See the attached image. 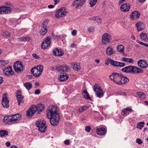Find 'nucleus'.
Segmentation results:
<instances>
[{
    "label": "nucleus",
    "instance_id": "1",
    "mask_svg": "<svg viewBox=\"0 0 148 148\" xmlns=\"http://www.w3.org/2000/svg\"><path fill=\"white\" fill-rule=\"evenodd\" d=\"M57 108L56 106H49L46 111L47 117L50 119L51 124L53 126L57 125L60 120L56 111Z\"/></svg>",
    "mask_w": 148,
    "mask_h": 148
},
{
    "label": "nucleus",
    "instance_id": "2",
    "mask_svg": "<svg viewBox=\"0 0 148 148\" xmlns=\"http://www.w3.org/2000/svg\"><path fill=\"white\" fill-rule=\"evenodd\" d=\"M121 71L127 73L132 74L140 73L143 72V70L134 65L126 66L123 68L121 69Z\"/></svg>",
    "mask_w": 148,
    "mask_h": 148
},
{
    "label": "nucleus",
    "instance_id": "3",
    "mask_svg": "<svg viewBox=\"0 0 148 148\" xmlns=\"http://www.w3.org/2000/svg\"><path fill=\"white\" fill-rule=\"evenodd\" d=\"M43 70V66L41 65H38L31 69V71L33 76L36 77H39Z\"/></svg>",
    "mask_w": 148,
    "mask_h": 148
},
{
    "label": "nucleus",
    "instance_id": "4",
    "mask_svg": "<svg viewBox=\"0 0 148 148\" xmlns=\"http://www.w3.org/2000/svg\"><path fill=\"white\" fill-rule=\"evenodd\" d=\"M45 123V121L43 119H39L36 121L37 126L38 128L39 131L41 132H44L46 130L47 126Z\"/></svg>",
    "mask_w": 148,
    "mask_h": 148
},
{
    "label": "nucleus",
    "instance_id": "5",
    "mask_svg": "<svg viewBox=\"0 0 148 148\" xmlns=\"http://www.w3.org/2000/svg\"><path fill=\"white\" fill-rule=\"evenodd\" d=\"M121 76V74L113 72L110 75L109 77L111 80H113L115 83L120 84V79Z\"/></svg>",
    "mask_w": 148,
    "mask_h": 148
},
{
    "label": "nucleus",
    "instance_id": "6",
    "mask_svg": "<svg viewBox=\"0 0 148 148\" xmlns=\"http://www.w3.org/2000/svg\"><path fill=\"white\" fill-rule=\"evenodd\" d=\"M13 66L14 71L16 72L19 73L23 70L21 62L20 61L15 62L14 63Z\"/></svg>",
    "mask_w": 148,
    "mask_h": 148
},
{
    "label": "nucleus",
    "instance_id": "7",
    "mask_svg": "<svg viewBox=\"0 0 148 148\" xmlns=\"http://www.w3.org/2000/svg\"><path fill=\"white\" fill-rule=\"evenodd\" d=\"M111 37L107 33H105L103 34L102 37V44L103 45L109 43L110 41Z\"/></svg>",
    "mask_w": 148,
    "mask_h": 148
},
{
    "label": "nucleus",
    "instance_id": "8",
    "mask_svg": "<svg viewBox=\"0 0 148 148\" xmlns=\"http://www.w3.org/2000/svg\"><path fill=\"white\" fill-rule=\"evenodd\" d=\"M51 37L50 36H49L45 39V40L42 43L41 48L42 49H45L50 45L51 43Z\"/></svg>",
    "mask_w": 148,
    "mask_h": 148
},
{
    "label": "nucleus",
    "instance_id": "9",
    "mask_svg": "<svg viewBox=\"0 0 148 148\" xmlns=\"http://www.w3.org/2000/svg\"><path fill=\"white\" fill-rule=\"evenodd\" d=\"M9 101L8 99L6 94H4L2 96V104L4 108H8L9 106Z\"/></svg>",
    "mask_w": 148,
    "mask_h": 148
},
{
    "label": "nucleus",
    "instance_id": "10",
    "mask_svg": "<svg viewBox=\"0 0 148 148\" xmlns=\"http://www.w3.org/2000/svg\"><path fill=\"white\" fill-rule=\"evenodd\" d=\"M137 64L139 67L143 69H145L148 66L147 61L144 60H139Z\"/></svg>",
    "mask_w": 148,
    "mask_h": 148
},
{
    "label": "nucleus",
    "instance_id": "11",
    "mask_svg": "<svg viewBox=\"0 0 148 148\" xmlns=\"http://www.w3.org/2000/svg\"><path fill=\"white\" fill-rule=\"evenodd\" d=\"M11 8L6 6L0 7V14L8 13L12 11Z\"/></svg>",
    "mask_w": 148,
    "mask_h": 148
},
{
    "label": "nucleus",
    "instance_id": "12",
    "mask_svg": "<svg viewBox=\"0 0 148 148\" xmlns=\"http://www.w3.org/2000/svg\"><path fill=\"white\" fill-rule=\"evenodd\" d=\"M36 111V108L32 106L27 111L26 115L29 117H32Z\"/></svg>",
    "mask_w": 148,
    "mask_h": 148
},
{
    "label": "nucleus",
    "instance_id": "13",
    "mask_svg": "<svg viewBox=\"0 0 148 148\" xmlns=\"http://www.w3.org/2000/svg\"><path fill=\"white\" fill-rule=\"evenodd\" d=\"M140 12L138 11H135L132 12L130 15L131 19L134 20L135 18H138L140 16Z\"/></svg>",
    "mask_w": 148,
    "mask_h": 148
},
{
    "label": "nucleus",
    "instance_id": "14",
    "mask_svg": "<svg viewBox=\"0 0 148 148\" xmlns=\"http://www.w3.org/2000/svg\"><path fill=\"white\" fill-rule=\"evenodd\" d=\"M64 53V52L61 49L56 48L53 49V54L55 56H62Z\"/></svg>",
    "mask_w": 148,
    "mask_h": 148
},
{
    "label": "nucleus",
    "instance_id": "15",
    "mask_svg": "<svg viewBox=\"0 0 148 148\" xmlns=\"http://www.w3.org/2000/svg\"><path fill=\"white\" fill-rule=\"evenodd\" d=\"M130 8L129 4L124 3L121 6L120 8L122 11L127 12L129 11Z\"/></svg>",
    "mask_w": 148,
    "mask_h": 148
},
{
    "label": "nucleus",
    "instance_id": "16",
    "mask_svg": "<svg viewBox=\"0 0 148 148\" xmlns=\"http://www.w3.org/2000/svg\"><path fill=\"white\" fill-rule=\"evenodd\" d=\"M12 123H15L18 121L21 118V116L19 114H16L11 116Z\"/></svg>",
    "mask_w": 148,
    "mask_h": 148
},
{
    "label": "nucleus",
    "instance_id": "17",
    "mask_svg": "<svg viewBox=\"0 0 148 148\" xmlns=\"http://www.w3.org/2000/svg\"><path fill=\"white\" fill-rule=\"evenodd\" d=\"M86 1V0H75L73 2V5L76 7L80 6L84 4Z\"/></svg>",
    "mask_w": 148,
    "mask_h": 148
},
{
    "label": "nucleus",
    "instance_id": "18",
    "mask_svg": "<svg viewBox=\"0 0 148 148\" xmlns=\"http://www.w3.org/2000/svg\"><path fill=\"white\" fill-rule=\"evenodd\" d=\"M113 48L111 46L108 47L106 49V54L108 56H111L115 53Z\"/></svg>",
    "mask_w": 148,
    "mask_h": 148
},
{
    "label": "nucleus",
    "instance_id": "19",
    "mask_svg": "<svg viewBox=\"0 0 148 148\" xmlns=\"http://www.w3.org/2000/svg\"><path fill=\"white\" fill-rule=\"evenodd\" d=\"M4 72L5 74L7 75H13L14 73L11 66H8L6 69L4 71Z\"/></svg>",
    "mask_w": 148,
    "mask_h": 148
},
{
    "label": "nucleus",
    "instance_id": "20",
    "mask_svg": "<svg viewBox=\"0 0 148 148\" xmlns=\"http://www.w3.org/2000/svg\"><path fill=\"white\" fill-rule=\"evenodd\" d=\"M96 132L97 134L100 136L105 135L106 132L105 129L104 127L97 128Z\"/></svg>",
    "mask_w": 148,
    "mask_h": 148
},
{
    "label": "nucleus",
    "instance_id": "21",
    "mask_svg": "<svg viewBox=\"0 0 148 148\" xmlns=\"http://www.w3.org/2000/svg\"><path fill=\"white\" fill-rule=\"evenodd\" d=\"M56 69L60 72H66L68 70V67L66 66H61L59 67H55Z\"/></svg>",
    "mask_w": 148,
    "mask_h": 148
},
{
    "label": "nucleus",
    "instance_id": "22",
    "mask_svg": "<svg viewBox=\"0 0 148 148\" xmlns=\"http://www.w3.org/2000/svg\"><path fill=\"white\" fill-rule=\"evenodd\" d=\"M16 99L17 100L18 104L19 106L21 105L23 103L22 101L23 97L21 94H16Z\"/></svg>",
    "mask_w": 148,
    "mask_h": 148
},
{
    "label": "nucleus",
    "instance_id": "23",
    "mask_svg": "<svg viewBox=\"0 0 148 148\" xmlns=\"http://www.w3.org/2000/svg\"><path fill=\"white\" fill-rule=\"evenodd\" d=\"M136 25L138 32L143 29L144 28V25L142 22H138L136 24Z\"/></svg>",
    "mask_w": 148,
    "mask_h": 148
},
{
    "label": "nucleus",
    "instance_id": "24",
    "mask_svg": "<svg viewBox=\"0 0 148 148\" xmlns=\"http://www.w3.org/2000/svg\"><path fill=\"white\" fill-rule=\"evenodd\" d=\"M69 77L65 73H62L60 77V81L63 82L67 79Z\"/></svg>",
    "mask_w": 148,
    "mask_h": 148
},
{
    "label": "nucleus",
    "instance_id": "25",
    "mask_svg": "<svg viewBox=\"0 0 148 148\" xmlns=\"http://www.w3.org/2000/svg\"><path fill=\"white\" fill-rule=\"evenodd\" d=\"M120 84H123L129 82L128 79L125 76H124L122 74V76L120 79Z\"/></svg>",
    "mask_w": 148,
    "mask_h": 148
},
{
    "label": "nucleus",
    "instance_id": "26",
    "mask_svg": "<svg viewBox=\"0 0 148 148\" xmlns=\"http://www.w3.org/2000/svg\"><path fill=\"white\" fill-rule=\"evenodd\" d=\"M33 106L36 108V111H38V112H42L44 107V105L42 103H39L36 106L33 105Z\"/></svg>",
    "mask_w": 148,
    "mask_h": 148
},
{
    "label": "nucleus",
    "instance_id": "27",
    "mask_svg": "<svg viewBox=\"0 0 148 148\" xmlns=\"http://www.w3.org/2000/svg\"><path fill=\"white\" fill-rule=\"evenodd\" d=\"M140 37L142 40L146 41L148 40L147 34L146 33H141L140 34Z\"/></svg>",
    "mask_w": 148,
    "mask_h": 148
},
{
    "label": "nucleus",
    "instance_id": "28",
    "mask_svg": "<svg viewBox=\"0 0 148 148\" xmlns=\"http://www.w3.org/2000/svg\"><path fill=\"white\" fill-rule=\"evenodd\" d=\"M12 117L11 116H5L4 117L3 121L6 123L10 124L12 123Z\"/></svg>",
    "mask_w": 148,
    "mask_h": 148
},
{
    "label": "nucleus",
    "instance_id": "29",
    "mask_svg": "<svg viewBox=\"0 0 148 148\" xmlns=\"http://www.w3.org/2000/svg\"><path fill=\"white\" fill-rule=\"evenodd\" d=\"M116 50L118 52L124 53V46L121 45H117L116 47Z\"/></svg>",
    "mask_w": 148,
    "mask_h": 148
},
{
    "label": "nucleus",
    "instance_id": "30",
    "mask_svg": "<svg viewBox=\"0 0 148 148\" xmlns=\"http://www.w3.org/2000/svg\"><path fill=\"white\" fill-rule=\"evenodd\" d=\"M121 61L130 63H133V60L132 58L124 57L121 59Z\"/></svg>",
    "mask_w": 148,
    "mask_h": 148
},
{
    "label": "nucleus",
    "instance_id": "31",
    "mask_svg": "<svg viewBox=\"0 0 148 148\" xmlns=\"http://www.w3.org/2000/svg\"><path fill=\"white\" fill-rule=\"evenodd\" d=\"M82 93H83L84 94H83L84 97V98L86 99H91L89 95L87 92L86 90H84L82 92Z\"/></svg>",
    "mask_w": 148,
    "mask_h": 148
},
{
    "label": "nucleus",
    "instance_id": "32",
    "mask_svg": "<svg viewBox=\"0 0 148 148\" xmlns=\"http://www.w3.org/2000/svg\"><path fill=\"white\" fill-rule=\"evenodd\" d=\"M96 93V95L97 97L101 98V96L103 95V92L102 89H100L99 90L95 92Z\"/></svg>",
    "mask_w": 148,
    "mask_h": 148
},
{
    "label": "nucleus",
    "instance_id": "33",
    "mask_svg": "<svg viewBox=\"0 0 148 148\" xmlns=\"http://www.w3.org/2000/svg\"><path fill=\"white\" fill-rule=\"evenodd\" d=\"M49 21L48 20H47L44 21L42 24L41 28L44 29H47V27L48 25V23Z\"/></svg>",
    "mask_w": 148,
    "mask_h": 148
},
{
    "label": "nucleus",
    "instance_id": "34",
    "mask_svg": "<svg viewBox=\"0 0 148 148\" xmlns=\"http://www.w3.org/2000/svg\"><path fill=\"white\" fill-rule=\"evenodd\" d=\"M8 134V132L3 130H0V136L1 137L6 136Z\"/></svg>",
    "mask_w": 148,
    "mask_h": 148
},
{
    "label": "nucleus",
    "instance_id": "35",
    "mask_svg": "<svg viewBox=\"0 0 148 148\" xmlns=\"http://www.w3.org/2000/svg\"><path fill=\"white\" fill-rule=\"evenodd\" d=\"M24 86L28 90L30 89L32 87V84L29 82H25Z\"/></svg>",
    "mask_w": 148,
    "mask_h": 148
},
{
    "label": "nucleus",
    "instance_id": "36",
    "mask_svg": "<svg viewBox=\"0 0 148 148\" xmlns=\"http://www.w3.org/2000/svg\"><path fill=\"white\" fill-rule=\"evenodd\" d=\"M88 108V107L84 106L78 109V112L79 113H82L85 111Z\"/></svg>",
    "mask_w": 148,
    "mask_h": 148
},
{
    "label": "nucleus",
    "instance_id": "37",
    "mask_svg": "<svg viewBox=\"0 0 148 148\" xmlns=\"http://www.w3.org/2000/svg\"><path fill=\"white\" fill-rule=\"evenodd\" d=\"M60 10H57L55 14V16L57 18H60L61 17H63L64 16V15L63 14H62V13L61 12H60Z\"/></svg>",
    "mask_w": 148,
    "mask_h": 148
},
{
    "label": "nucleus",
    "instance_id": "38",
    "mask_svg": "<svg viewBox=\"0 0 148 148\" xmlns=\"http://www.w3.org/2000/svg\"><path fill=\"white\" fill-rule=\"evenodd\" d=\"M111 62V64L114 66L116 67H119V62H118L117 61H114L112 59H110Z\"/></svg>",
    "mask_w": 148,
    "mask_h": 148
},
{
    "label": "nucleus",
    "instance_id": "39",
    "mask_svg": "<svg viewBox=\"0 0 148 148\" xmlns=\"http://www.w3.org/2000/svg\"><path fill=\"white\" fill-rule=\"evenodd\" d=\"M20 41H21L22 42H26L29 41L30 39V38L29 37L26 36V37H20L19 38Z\"/></svg>",
    "mask_w": 148,
    "mask_h": 148
},
{
    "label": "nucleus",
    "instance_id": "40",
    "mask_svg": "<svg viewBox=\"0 0 148 148\" xmlns=\"http://www.w3.org/2000/svg\"><path fill=\"white\" fill-rule=\"evenodd\" d=\"M93 89L95 92L99 90L100 89H101V88L99 84L96 83L94 85Z\"/></svg>",
    "mask_w": 148,
    "mask_h": 148
},
{
    "label": "nucleus",
    "instance_id": "41",
    "mask_svg": "<svg viewBox=\"0 0 148 148\" xmlns=\"http://www.w3.org/2000/svg\"><path fill=\"white\" fill-rule=\"evenodd\" d=\"M144 124L145 123L144 122H141L138 123L137 125V128L140 130L141 129L144 127Z\"/></svg>",
    "mask_w": 148,
    "mask_h": 148
},
{
    "label": "nucleus",
    "instance_id": "42",
    "mask_svg": "<svg viewBox=\"0 0 148 148\" xmlns=\"http://www.w3.org/2000/svg\"><path fill=\"white\" fill-rule=\"evenodd\" d=\"M73 64V68L76 71H78L80 69V67L79 65L78 64H74V63L72 64V66Z\"/></svg>",
    "mask_w": 148,
    "mask_h": 148
},
{
    "label": "nucleus",
    "instance_id": "43",
    "mask_svg": "<svg viewBox=\"0 0 148 148\" xmlns=\"http://www.w3.org/2000/svg\"><path fill=\"white\" fill-rule=\"evenodd\" d=\"M58 10H60V12H61L62 13V14H63L65 16L67 14V12L66 10V8H61L59 9Z\"/></svg>",
    "mask_w": 148,
    "mask_h": 148
},
{
    "label": "nucleus",
    "instance_id": "44",
    "mask_svg": "<svg viewBox=\"0 0 148 148\" xmlns=\"http://www.w3.org/2000/svg\"><path fill=\"white\" fill-rule=\"evenodd\" d=\"M47 31V29H44L41 28L40 31V33L41 35H44L45 34Z\"/></svg>",
    "mask_w": 148,
    "mask_h": 148
},
{
    "label": "nucleus",
    "instance_id": "45",
    "mask_svg": "<svg viewBox=\"0 0 148 148\" xmlns=\"http://www.w3.org/2000/svg\"><path fill=\"white\" fill-rule=\"evenodd\" d=\"M102 21V19L100 18L99 17L97 16H95V21L94 22L95 23H101Z\"/></svg>",
    "mask_w": 148,
    "mask_h": 148
},
{
    "label": "nucleus",
    "instance_id": "46",
    "mask_svg": "<svg viewBox=\"0 0 148 148\" xmlns=\"http://www.w3.org/2000/svg\"><path fill=\"white\" fill-rule=\"evenodd\" d=\"M97 0H90L89 2L90 6L91 7H93L96 4Z\"/></svg>",
    "mask_w": 148,
    "mask_h": 148
},
{
    "label": "nucleus",
    "instance_id": "47",
    "mask_svg": "<svg viewBox=\"0 0 148 148\" xmlns=\"http://www.w3.org/2000/svg\"><path fill=\"white\" fill-rule=\"evenodd\" d=\"M137 95L139 96L141 98L143 99L145 97L146 95L143 92H137Z\"/></svg>",
    "mask_w": 148,
    "mask_h": 148
},
{
    "label": "nucleus",
    "instance_id": "48",
    "mask_svg": "<svg viewBox=\"0 0 148 148\" xmlns=\"http://www.w3.org/2000/svg\"><path fill=\"white\" fill-rule=\"evenodd\" d=\"M10 35V33L7 31L4 32L3 34V36L5 37H8Z\"/></svg>",
    "mask_w": 148,
    "mask_h": 148
},
{
    "label": "nucleus",
    "instance_id": "49",
    "mask_svg": "<svg viewBox=\"0 0 148 148\" xmlns=\"http://www.w3.org/2000/svg\"><path fill=\"white\" fill-rule=\"evenodd\" d=\"M91 130V128L90 126H88L85 127V130L88 132H89Z\"/></svg>",
    "mask_w": 148,
    "mask_h": 148
},
{
    "label": "nucleus",
    "instance_id": "50",
    "mask_svg": "<svg viewBox=\"0 0 148 148\" xmlns=\"http://www.w3.org/2000/svg\"><path fill=\"white\" fill-rule=\"evenodd\" d=\"M136 142L139 145H141L142 143V141L141 140L138 138L136 139Z\"/></svg>",
    "mask_w": 148,
    "mask_h": 148
},
{
    "label": "nucleus",
    "instance_id": "51",
    "mask_svg": "<svg viewBox=\"0 0 148 148\" xmlns=\"http://www.w3.org/2000/svg\"><path fill=\"white\" fill-rule=\"evenodd\" d=\"M110 59H111L110 58H108L105 61V64L106 65H108L109 64V61L110 63L111 64V61H110Z\"/></svg>",
    "mask_w": 148,
    "mask_h": 148
},
{
    "label": "nucleus",
    "instance_id": "52",
    "mask_svg": "<svg viewBox=\"0 0 148 148\" xmlns=\"http://www.w3.org/2000/svg\"><path fill=\"white\" fill-rule=\"evenodd\" d=\"M138 43L139 44L144 46L145 47H148V44H145L142 42H138Z\"/></svg>",
    "mask_w": 148,
    "mask_h": 148
},
{
    "label": "nucleus",
    "instance_id": "53",
    "mask_svg": "<svg viewBox=\"0 0 148 148\" xmlns=\"http://www.w3.org/2000/svg\"><path fill=\"white\" fill-rule=\"evenodd\" d=\"M118 94L120 95H122L123 96H126L127 94L126 93L122 92H118Z\"/></svg>",
    "mask_w": 148,
    "mask_h": 148
},
{
    "label": "nucleus",
    "instance_id": "54",
    "mask_svg": "<svg viewBox=\"0 0 148 148\" xmlns=\"http://www.w3.org/2000/svg\"><path fill=\"white\" fill-rule=\"evenodd\" d=\"M94 30V28L92 27H90L88 28V31L89 32H92Z\"/></svg>",
    "mask_w": 148,
    "mask_h": 148
},
{
    "label": "nucleus",
    "instance_id": "55",
    "mask_svg": "<svg viewBox=\"0 0 148 148\" xmlns=\"http://www.w3.org/2000/svg\"><path fill=\"white\" fill-rule=\"evenodd\" d=\"M119 66H120V67H124L125 65V63L119 62Z\"/></svg>",
    "mask_w": 148,
    "mask_h": 148
},
{
    "label": "nucleus",
    "instance_id": "56",
    "mask_svg": "<svg viewBox=\"0 0 148 148\" xmlns=\"http://www.w3.org/2000/svg\"><path fill=\"white\" fill-rule=\"evenodd\" d=\"M64 143L67 145H69L70 144V141L69 140H66L64 141Z\"/></svg>",
    "mask_w": 148,
    "mask_h": 148
},
{
    "label": "nucleus",
    "instance_id": "57",
    "mask_svg": "<svg viewBox=\"0 0 148 148\" xmlns=\"http://www.w3.org/2000/svg\"><path fill=\"white\" fill-rule=\"evenodd\" d=\"M32 56L33 57L35 58V59H39V58L38 55H37L36 53L33 54Z\"/></svg>",
    "mask_w": 148,
    "mask_h": 148
},
{
    "label": "nucleus",
    "instance_id": "58",
    "mask_svg": "<svg viewBox=\"0 0 148 148\" xmlns=\"http://www.w3.org/2000/svg\"><path fill=\"white\" fill-rule=\"evenodd\" d=\"M73 36H75L76 35L77 31L75 30H73L71 32Z\"/></svg>",
    "mask_w": 148,
    "mask_h": 148
},
{
    "label": "nucleus",
    "instance_id": "59",
    "mask_svg": "<svg viewBox=\"0 0 148 148\" xmlns=\"http://www.w3.org/2000/svg\"><path fill=\"white\" fill-rule=\"evenodd\" d=\"M127 111H126L125 109H124L123 110H122L121 114L123 115H124L125 114H127Z\"/></svg>",
    "mask_w": 148,
    "mask_h": 148
},
{
    "label": "nucleus",
    "instance_id": "60",
    "mask_svg": "<svg viewBox=\"0 0 148 148\" xmlns=\"http://www.w3.org/2000/svg\"><path fill=\"white\" fill-rule=\"evenodd\" d=\"M40 93V91L39 89H37L35 90V93L36 95H38Z\"/></svg>",
    "mask_w": 148,
    "mask_h": 148
},
{
    "label": "nucleus",
    "instance_id": "61",
    "mask_svg": "<svg viewBox=\"0 0 148 148\" xmlns=\"http://www.w3.org/2000/svg\"><path fill=\"white\" fill-rule=\"evenodd\" d=\"M126 111H127H127H129L130 112L132 111V110L131 108L130 107H128L127 108H126L125 109Z\"/></svg>",
    "mask_w": 148,
    "mask_h": 148
},
{
    "label": "nucleus",
    "instance_id": "62",
    "mask_svg": "<svg viewBox=\"0 0 148 148\" xmlns=\"http://www.w3.org/2000/svg\"><path fill=\"white\" fill-rule=\"evenodd\" d=\"M1 61L2 62V64H3H3L4 65L5 64H7L9 62L8 60H5V61L2 60V61Z\"/></svg>",
    "mask_w": 148,
    "mask_h": 148
},
{
    "label": "nucleus",
    "instance_id": "63",
    "mask_svg": "<svg viewBox=\"0 0 148 148\" xmlns=\"http://www.w3.org/2000/svg\"><path fill=\"white\" fill-rule=\"evenodd\" d=\"M54 1V5H56V4L59 3L60 2V0H53Z\"/></svg>",
    "mask_w": 148,
    "mask_h": 148
},
{
    "label": "nucleus",
    "instance_id": "64",
    "mask_svg": "<svg viewBox=\"0 0 148 148\" xmlns=\"http://www.w3.org/2000/svg\"><path fill=\"white\" fill-rule=\"evenodd\" d=\"M10 145V143L9 142H7L6 143V145L8 147H9Z\"/></svg>",
    "mask_w": 148,
    "mask_h": 148
}]
</instances>
